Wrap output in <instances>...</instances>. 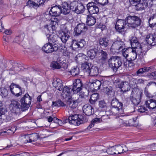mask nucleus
Returning a JSON list of instances; mask_svg holds the SVG:
<instances>
[{"label":"nucleus","instance_id":"24","mask_svg":"<svg viewBox=\"0 0 156 156\" xmlns=\"http://www.w3.org/2000/svg\"><path fill=\"white\" fill-rule=\"evenodd\" d=\"M61 12L64 14L69 13L71 10H72L71 3L69 5L66 2L62 3V8H61Z\"/></svg>","mask_w":156,"mask_h":156},{"label":"nucleus","instance_id":"44","mask_svg":"<svg viewBox=\"0 0 156 156\" xmlns=\"http://www.w3.org/2000/svg\"><path fill=\"white\" fill-rule=\"evenodd\" d=\"M133 1L136 3L137 4V6L139 7L141 5H143V6L140 7L141 9H144L146 8L147 5V3L146 2H142L141 0H132Z\"/></svg>","mask_w":156,"mask_h":156},{"label":"nucleus","instance_id":"20","mask_svg":"<svg viewBox=\"0 0 156 156\" xmlns=\"http://www.w3.org/2000/svg\"><path fill=\"white\" fill-rule=\"evenodd\" d=\"M61 12V10L60 7L57 5L52 7L49 11V15L54 16H58Z\"/></svg>","mask_w":156,"mask_h":156},{"label":"nucleus","instance_id":"5","mask_svg":"<svg viewBox=\"0 0 156 156\" xmlns=\"http://www.w3.org/2000/svg\"><path fill=\"white\" fill-rule=\"evenodd\" d=\"M68 120L70 124L78 125L83 122L84 118L82 115L75 114L69 116Z\"/></svg>","mask_w":156,"mask_h":156},{"label":"nucleus","instance_id":"6","mask_svg":"<svg viewBox=\"0 0 156 156\" xmlns=\"http://www.w3.org/2000/svg\"><path fill=\"white\" fill-rule=\"evenodd\" d=\"M50 66L54 69H58L61 68L66 69L67 67V65L66 61H63L60 58H58L56 61H53L51 62Z\"/></svg>","mask_w":156,"mask_h":156},{"label":"nucleus","instance_id":"3","mask_svg":"<svg viewBox=\"0 0 156 156\" xmlns=\"http://www.w3.org/2000/svg\"><path fill=\"white\" fill-rule=\"evenodd\" d=\"M125 20L128 26L133 28L140 26L141 22L140 18L135 16H129L126 18Z\"/></svg>","mask_w":156,"mask_h":156},{"label":"nucleus","instance_id":"12","mask_svg":"<svg viewBox=\"0 0 156 156\" xmlns=\"http://www.w3.org/2000/svg\"><path fill=\"white\" fill-rule=\"evenodd\" d=\"M63 43H66L70 37V33L67 29H64L58 32L57 35Z\"/></svg>","mask_w":156,"mask_h":156},{"label":"nucleus","instance_id":"17","mask_svg":"<svg viewBox=\"0 0 156 156\" xmlns=\"http://www.w3.org/2000/svg\"><path fill=\"white\" fill-rule=\"evenodd\" d=\"M145 40L148 44L152 46L156 45V31L153 34H147L146 36Z\"/></svg>","mask_w":156,"mask_h":156},{"label":"nucleus","instance_id":"9","mask_svg":"<svg viewBox=\"0 0 156 156\" xmlns=\"http://www.w3.org/2000/svg\"><path fill=\"white\" fill-rule=\"evenodd\" d=\"M10 90L14 95L18 97L22 94L21 87L18 85L12 83L9 86Z\"/></svg>","mask_w":156,"mask_h":156},{"label":"nucleus","instance_id":"32","mask_svg":"<svg viewBox=\"0 0 156 156\" xmlns=\"http://www.w3.org/2000/svg\"><path fill=\"white\" fill-rule=\"evenodd\" d=\"M80 101L79 98L75 100H72L71 99L69 98L67 101V105L71 108H74L76 107L77 104L80 103Z\"/></svg>","mask_w":156,"mask_h":156},{"label":"nucleus","instance_id":"30","mask_svg":"<svg viewBox=\"0 0 156 156\" xmlns=\"http://www.w3.org/2000/svg\"><path fill=\"white\" fill-rule=\"evenodd\" d=\"M145 104L147 107L150 109H154L156 108V100L152 99L146 101Z\"/></svg>","mask_w":156,"mask_h":156},{"label":"nucleus","instance_id":"51","mask_svg":"<svg viewBox=\"0 0 156 156\" xmlns=\"http://www.w3.org/2000/svg\"><path fill=\"white\" fill-rule=\"evenodd\" d=\"M99 108H101L103 110H105L107 107V104L103 100L99 101Z\"/></svg>","mask_w":156,"mask_h":156},{"label":"nucleus","instance_id":"38","mask_svg":"<svg viewBox=\"0 0 156 156\" xmlns=\"http://www.w3.org/2000/svg\"><path fill=\"white\" fill-rule=\"evenodd\" d=\"M150 69V67H149L141 68L136 71V75L137 76H141L144 73L148 72Z\"/></svg>","mask_w":156,"mask_h":156},{"label":"nucleus","instance_id":"36","mask_svg":"<svg viewBox=\"0 0 156 156\" xmlns=\"http://www.w3.org/2000/svg\"><path fill=\"white\" fill-rule=\"evenodd\" d=\"M137 54L139 55L140 58H142L146 54L147 50L146 47L144 46L139 48L138 49L136 50Z\"/></svg>","mask_w":156,"mask_h":156},{"label":"nucleus","instance_id":"19","mask_svg":"<svg viewBox=\"0 0 156 156\" xmlns=\"http://www.w3.org/2000/svg\"><path fill=\"white\" fill-rule=\"evenodd\" d=\"M114 147L116 154H120L128 151L126 146L124 144L117 145Z\"/></svg>","mask_w":156,"mask_h":156},{"label":"nucleus","instance_id":"60","mask_svg":"<svg viewBox=\"0 0 156 156\" xmlns=\"http://www.w3.org/2000/svg\"><path fill=\"white\" fill-rule=\"evenodd\" d=\"M101 85L102 87L103 86V87L108 86L109 83V81L105 79H103L101 80Z\"/></svg>","mask_w":156,"mask_h":156},{"label":"nucleus","instance_id":"10","mask_svg":"<svg viewBox=\"0 0 156 156\" xmlns=\"http://www.w3.org/2000/svg\"><path fill=\"white\" fill-rule=\"evenodd\" d=\"M127 23L126 20H118L115 24V28L117 32L122 34L126 28Z\"/></svg>","mask_w":156,"mask_h":156},{"label":"nucleus","instance_id":"54","mask_svg":"<svg viewBox=\"0 0 156 156\" xmlns=\"http://www.w3.org/2000/svg\"><path fill=\"white\" fill-rule=\"evenodd\" d=\"M116 120H117L118 121H119L120 125L123 126H129L128 122L127 121H124L119 118L117 119Z\"/></svg>","mask_w":156,"mask_h":156},{"label":"nucleus","instance_id":"49","mask_svg":"<svg viewBox=\"0 0 156 156\" xmlns=\"http://www.w3.org/2000/svg\"><path fill=\"white\" fill-rule=\"evenodd\" d=\"M130 100L133 104L135 105H138L140 101V99L135 98L133 96H131Z\"/></svg>","mask_w":156,"mask_h":156},{"label":"nucleus","instance_id":"29","mask_svg":"<svg viewBox=\"0 0 156 156\" xmlns=\"http://www.w3.org/2000/svg\"><path fill=\"white\" fill-rule=\"evenodd\" d=\"M109 41L108 39L105 37H101L98 40L100 47L103 48H105L108 45Z\"/></svg>","mask_w":156,"mask_h":156},{"label":"nucleus","instance_id":"15","mask_svg":"<svg viewBox=\"0 0 156 156\" xmlns=\"http://www.w3.org/2000/svg\"><path fill=\"white\" fill-rule=\"evenodd\" d=\"M83 84L82 81L80 79L75 80L73 84V86L71 88L74 94H76L79 92L82 89Z\"/></svg>","mask_w":156,"mask_h":156},{"label":"nucleus","instance_id":"14","mask_svg":"<svg viewBox=\"0 0 156 156\" xmlns=\"http://www.w3.org/2000/svg\"><path fill=\"white\" fill-rule=\"evenodd\" d=\"M111 105L112 107L116 108L117 111H118L116 114L119 115H121L123 112L122 103L119 102L117 99L114 98L112 100Z\"/></svg>","mask_w":156,"mask_h":156},{"label":"nucleus","instance_id":"43","mask_svg":"<svg viewBox=\"0 0 156 156\" xmlns=\"http://www.w3.org/2000/svg\"><path fill=\"white\" fill-rule=\"evenodd\" d=\"M46 36L47 38L48 39V40L49 41L50 43L51 42H55L57 41V35L53 34H47Z\"/></svg>","mask_w":156,"mask_h":156},{"label":"nucleus","instance_id":"53","mask_svg":"<svg viewBox=\"0 0 156 156\" xmlns=\"http://www.w3.org/2000/svg\"><path fill=\"white\" fill-rule=\"evenodd\" d=\"M24 39V34H21L20 35L17 36L15 39V41L19 43L22 41Z\"/></svg>","mask_w":156,"mask_h":156},{"label":"nucleus","instance_id":"23","mask_svg":"<svg viewBox=\"0 0 156 156\" xmlns=\"http://www.w3.org/2000/svg\"><path fill=\"white\" fill-rule=\"evenodd\" d=\"M83 112L87 116H90L94 113V110L93 108L89 105H85L83 108Z\"/></svg>","mask_w":156,"mask_h":156},{"label":"nucleus","instance_id":"59","mask_svg":"<svg viewBox=\"0 0 156 156\" xmlns=\"http://www.w3.org/2000/svg\"><path fill=\"white\" fill-rule=\"evenodd\" d=\"M19 155L20 156H29L30 155L29 153L26 152H20L19 154L15 155H10L9 156H17Z\"/></svg>","mask_w":156,"mask_h":156},{"label":"nucleus","instance_id":"26","mask_svg":"<svg viewBox=\"0 0 156 156\" xmlns=\"http://www.w3.org/2000/svg\"><path fill=\"white\" fill-rule=\"evenodd\" d=\"M39 135L37 133H34L27 134L24 136L25 139L29 138V140H27V142H31L32 141H36L39 138Z\"/></svg>","mask_w":156,"mask_h":156},{"label":"nucleus","instance_id":"33","mask_svg":"<svg viewBox=\"0 0 156 156\" xmlns=\"http://www.w3.org/2000/svg\"><path fill=\"white\" fill-rule=\"evenodd\" d=\"M104 91L110 97H112L115 95V92L112 87L108 86L103 87Z\"/></svg>","mask_w":156,"mask_h":156},{"label":"nucleus","instance_id":"2","mask_svg":"<svg viewBox=\"0 0 156 156\" xmlns=\"http://www.w3.org/2000/svg\"><path fill=\"white\" fill-rule=\"evenodd\" d=\"M109 67L115 72H116L118 69L122 66V62L118 56H112L108 61Z\"/></svg>","mask_w":156,"mask_h":156},{"label":"nucleus","instance_id":"55","mask_svg":"<svg viewBox=\"0 0 156 156\" xmlns=\"http://www.w3.org/2000/svg\"><path fill=\"white\" fill-rule=\"evenodd\" d=\"M94 1L97 3L102 5H105L108 2V0H94Z\"/></svg>","mask_w":156,"mask_h":156},{"label":"nucleus","instance_id":"56","mask_svg":"<svg viewBox=\"0 0 156 156\" xmlns=\"http://www.w3.org/2000/svg\"><path fill=\"white\" fill-rule=\"evenodd\" d=\"M1 91L2 96L5 97L7 95L8 91L4 87H1Z\"/></svg>","mask_w":156,"mask_h":156},{"label":"nucleus","instance_id":"22","mask_svg":"<svg viewBox=\"0 0 156 156\" xmlns=\"http://www.w3.org/2000/svg\"><path fill=\"white\" fill-rule=\"evenodd\" d=\"M98 50L94 45H92L87 51V55L91 59H93L96 56Z\"/></svg>","mask_w":156,"mask_h":156},{"label":"nucleus","instance_id":"64","mask_svg":"<svg viewBox=\"0 0 156 156\" xmlns=\"http://www.w3.org/2000/svg\"><path fill=\"white\" fill-rule=\"evenodd\" d=\"M57 19V18H52L51 19V22L52 25H58Z\"/></svg>","mask_w":156,"mask_h":156},{"label":"nucleus","instance_id":"39","mask_svg":"<svg viewBox=\"0 0 156 156\" xmlns=\"http://www.w3.org/2000/svg\"><path fill=\"white\" fill-rule=\"evenodd\" d=\"M132 50V48L129 47L127 48H124L121 51L122 52V55L126 59V60H127L130 51H131Z\"/></svg>","mask_w":156,"mask_h":156},{"label":"nucleus","instance_id":"45","mask_svg":"<svg viewBox=\"0 0 156 156\" xmlns=\"http://www.w3.org/2000/svg\"><path fill=\"white\" fill-rule=\"evenodd\" d=\"M16 129L15 126H13L11 128L7 130V131H4L1 133L0 132V135H3L5 134V133H7L8 134H12L14 133L15 131L16 130Z\"/></svg>","mask_w":156,"mask_h":156},{"label":"nucleus","instance_id":"57","mask_svg":"<svg viewBox=\"0 0 156 156\" xmlns=\"http://www.w3.org/2000/svg\"><path fill=\"white\" fill-rule=\"evenodd\" d=\"M20 65L17 63H15L13 65L11 69V70H14L15 71H16L18 70V68L20 67Z\"/></svg>","mask_w":156,"mask_h":156},{"label":"nucleus","instance_id":"52","mask_svg":"<svg viewBox=\"0 0 156 156\" xmlns=\"http://www.w3.org/2000/svg\"><path fill=\"white\" fill-rule=\"evenodd\" d=\"M107 152L109 155L116 154L114 146L108 148L107 150Z\"/></svg>","mask_w":156,"mask_h":156},{"label":"nucleus","instance_id":"27","mask_svg":"<svg viewBox=\"0 0 156 156\" xmlns=\"http://www.w3.org/2000/svg\"><path fill=\"white\" fill-rule=\"evenodd\" d=\"M53 86L57 89L61 91L62 89V81L59 78H56L53 80L52 82Z\"/></svg>","mask_w":156,"mask_h":156},{"label":"nucleus","instance_id":"31","mask_svg":"<svg viewBox=\"0 0 156 156\" xmlns=\"http://www.w3.org/2000/svg\"><path fill=\"white\" fill-rule=\"evenodd\" d=\"M149 26L151 28L156 27V13L151 16L148 19Z\"/></svg>","mask_w":156,"mask_h":156},{"label":"nucleus","instance_id":"28","mask_svg":"<svg viewBox=\"0 0 156 156\" xmlns=\"http://www.w3.org/2000/svg\"><path fill=\"white\" fill-rule=\"evenodd\" d=\"M118 87L124 92H126L130 90V86L128 82H121L118 84Z\"/></svg>","mask_w":156,"mask_h":156},{"label":"nucleus","instance_id":"34","mask_svg":"<svg viewBox=\"0 0 156 156\" xmlns=\"http://www.w3.org/2000/svg\"><path fill=\"white\" fill-rule=\"evenodd\" d=\"M92 66V64L88 61H85L82 63L81 68L84 72L88 73Z\"/></svg>","mask_w":156,"mask_h":156},{"label":"nucleus","instance_id":"41","mask_svg":"<svg viewBox=\"0 0 156 156\" xmlns=\"http://www.w3.org/2000/svg\"><path fill=\"white\" fill-rule=\"evenodd\" d=\"M99 55H100V60L101 62L103 63L105 62L107 58V53L102 50H101L99 52Z\"/></svg>","mask_w":156,"mask_h":156},{"label":"nucleus","instance_id":"62","mask_svg":"<svg viewBox=\"0 0 156 156\" xmlns=\"http://www.w3.org/2000/svg\"><path fill=\"white\" fill-rule=\"evenodd\" d=\"M90 98L97 101L99 99V95L98 94L95 93L91 95Z\"/></svg>","mask_w":156,"mask_h":156},{"label":"nucleus","instance_id":"25","mask_svg":"<svg viewBox=\"0 0 156 156\" xmlns=\"http://www.w3.org/2000/svg\"><path fill=\"white\" fill-rule=\"evenodd\" d=\"M143 95V90L137 88H134L133 89L131 96L141 100Z\"/></svg>","mask_w":156,"mask_h":156},{"label":"nucleus","instance_id":"63","mask_svg":"<svg viewBox=\"0 0 156 156\" xmlns=\"http://www.w3.org/2000/svg\"><path fill=\"white\" fill-rule=\"evenodd\" d=\"M138 40L136 37H133L130 40V43L131 46H132L133 43H136L137 42Z\"/></svg>","mask_w":156,"mask_h":156},{"label":"nucleus","instance_id":"47","mask_svg":"<svg viewBox=\"0 0 156 156\" xmlns=\"http://www.w3.org/2000/svg\"><path fill=\"white\" fill-rule=\"evenodd\" d=\"M101 121V119L100 118H95L93 119L90 123V124L87 127V129L88 130H90V129L94 126L95 123H98Z\"/></svg>","mask_w":156,"mask_h":156},{"label":"nucleus","instance_id":"42","mask_svg":"<svg viewBox=\"0 0 156 156\" xmlns=\"http://www.w3.org/2000/svg\"><path fill=\"white\" fill-rule=\"evenodd\" d=\"M27 5L30 8H33L35 9H37L39 7V5L37 3H36L34 1L29 0L27 3Z\"/></svg>","mask_w":156,"mask_h":156},{"label":"nucleus","instance_id":"35","mask_svg":"<svg viewBox=\"0 0 156 156\" xmlns=\"http://www.w3.org/2000/svg\"><path fill=\"white\" fill-rule=\"evenodd\" d=\"M88 73L92 76H97L99 74L98 67L94 66H92Z\"/></svg>","mask_w":156,"mask_h":156},{"label":"nucleus","instance_id":"21","mask_svg":"<svg viewBox=\"0 0 156 156\" xmlns=\"http://www.w3.org/2000/svg\"><path fill=\"white\" fill-rule=\"evenodd\" d=\"M72 91V89L70 87L66 86L63 88L62 95L64 98H68L69 99L71 96Z\"/></svg>","mask_w":156,"mask_h":156},{"label":"nucleus","instance_id":"18","mask_svg":"<svg viewBox=\"0 0 156 156\" xmlns=\"http://www.w3.org/2000/svg\"><path fill=\"white\" fill-rule=\"evenodd\" d=\"M86 44V41L84 39H81L79 41L74 40L71 46L73 49L81 48L83 47Z\"/></svg>","mask_w":156,"mask_h":156},{"label":"nucleus","instance_id":"7","mask_svg":"<svg viewBox=\"0 0 156 156\" xmlns=\"http://www.w3.org/2000/svg\"><path fill=\"white\" fill-rule=\"evenodd\" d=\"M125 47V45L124 42L121 41H116L113 43L111 50L112 52L118 53Z\"/></svg>","mask_w":156,"mask_h":156},{"label":"nucleus","instance_id":"4","mask_svg":"<svg viewBox=\"0 0 156 156\" xmlns=\"http://www.w3.org/2000/svg\"><path fill=\"white\" fill-rule=\"evenodd\" d=\"M137 53L136 50L132 48V50L130 51L127 60L124 63V65L126 67H131L134 64L133 61L136 58Z\"/></svg>","mask_w":156,"mask_h":156},{"label":"nucleus","instance_id":"40","mask_svg":"<svg viewBox=\"0 0 156 156\" xmlns=\"http://www.w3.org/2000/svg\"><path fill=\"white\" fill-rule=\"evenodd\" d=\"M94 87V89L95 90H99L101 86V81L97 80H93L91 85Z\"/></svg>","mask_w":156,"mask_h":156},{"label":"nucleus","instance_id":"61","mask_svg":"<svg viewBox=\"0 0 156 156\" xmlns=\"http://www.w3.org/2000/svg\"><path fill=\"white\" fill-rule=\"evenodd\" d=\"M144 93L146 96L148 98H152L153 96L150 93L148 90L147 88L146 87L144 89Z\"/></svg>","mask_w":156,"mask_h":156},{"label":"nucleus","instance_id":"8","mask_svg":"<svg viewBox=\"0 0 156 156\" xmlns=\"http://www.w3.org/2000/svg\"><path fill=\"white\" fill-rule=\"evenodd\" d=\"M72 11H74L77 14L83 13L84 11L85 8L81 3H79L76 2L71 3Z\"/></svg>","mask_w":156,"mask_h":156},{"label":"nucleus","instance_id":"1","mask_svg":"<svg viewBox=\"0 0 156 156\" xmlns=\"http://www.w3.org/2000/svg\"><path fill=\"white\" fill-rule=\"evenodd\" d=\"M31 98L28 94L24 95L20 100L21 105L16 101L11 102V105L12 106V111L17 115L21 111H23L28 108L31 104Z\"/></svg>","mask_w":156,"mask_h":156},{"label":"nucleus","instance_id":"37","mask_svg":"<svg viewBox=\"0 0 156 156\" xmlns=\"http://www.w3.org/2000/svg\"><path fill=\"white\" fill-rule=\"evenodd\" d=\"M96 22V18L91 15H87V16L86 23L87 25L92 26L95 24Z\"/></svg>","mask_w":156,"mask_h":156},{"label":"nucleus","instance_id":"50","mask_svg":"<svg viewBox=\"0 0 156 156\" xmlns=\"http://www.w3.org/2000/svg\"><path fill=\"white\" fill-rule=\"evenodd\" d=\"M137 110L139 112L141 113H143L144 115L147 114L148 113L146 108L143 106H139Z\"/></svg>","mask_w":156,"mask_h":156},{"label":"nucleus","instance_id":"48","mask_svg":"<svg viewBox=\"0 0 156 156\" xmlns=\"http://www.w3.org/2000/svg\"><path fill=\"white\" fill-rule=\"evenodd\" d=\"M70 72L73 76H75L78 75L80 72V70L79 68L77 67H74L71 69Z\"/></svg>","mask_w":156,"mask_h":156},{"label":"nucleus","instance_id":"58","mask_svg":"<svg viewBox=\"0 0 156 156\" xmlns=\"http://www.w3.org/2000/svg\"><path fill=\"white\" fill-rule=\"evenodd\" d=\"M131 47L134 50H137L139 48H141L140 44L138 41L136 43H133Z\"/></svg>","mask_w":156,"mask_h":156},{"label":"nucleus","instance_id":"11","mask_svg":"<svg viewBox=\"0 0 156 156\" xmlns=\"http://www.w3.org/2000/svg\"><path fill=\"white\" fill-rule=\"evenodd\" d=\"M87 30V28L85 24L80 23L74 28V33L76 36L84 34Z\"/></svg>","mask_w":156,"mask_h":156},{"label":"nucleus","instance_id":"16","mask_svg":"<svg viewBox=\"0 0 156 156\" xmlns=\"http://www.w3.org/2000/svg\"><path fill=\"white\" fill-rule=\"evenodd\" d=\"M87 8L90 14L97 13L99 11L98 7L94 2H90L87 5Z\"/></svg>","mask_w":156,"mask_h":156},{"label":"nucleus","instance_id":"46","mask_svg":"<svg viewBox=\"0 0 156 156\" xmlns=\"http://www.w3.org/2000/svg\"><path fill=\"white\" fill-rule=\"evenodd\" d=\"M52 107H65L66 106V105L63 102L60 100H58L57 101L52 102Z\"/></svg>","mask_w":156,"mask_h":156},{"label":"nucleus","instance_id":"13","mask_svg":"<svg viewBox=\"0 0 156 156\" xmlns=\"http://www.w3.org/2000/svg\"><path fill=\"white\" fill-rule=\"evenodd\" d=\"M42 49L45 52L49 53L57 51L58 49V48L57 46L49 42L44 44Z\"/></svg>","mask_w":156,"mask_h":156}]
</instances>
